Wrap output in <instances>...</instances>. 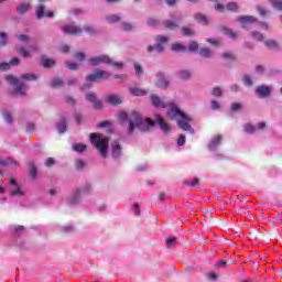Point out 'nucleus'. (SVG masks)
<instances>
[{
  "label": "nucleus",
  "instance_id": "nucleus-19",
  "mask_svg": "<svg viewBox=\"0 0 282 282\" xmlns=\"http://www.w3.org/2000/svg\"><path fill=\"white\" fill-rule=\"evenodd\" d=\"M106 102L108 105H112V107H118V105H122V98H120L118 95H109L106 97Z\"/></svg>",
  "mask_w": 282,
  "mask_h": 282
},
{
  "label": "nucleus",
  "instance_id": "nucleus-60",
  "mask_svg": "<svg viewBox=\"0 0 282 282\" xmlns=\"http://www.w3.org/2000/svg\"><path fill=\"white\" fill-rule=\"evenodd\" d=\"M148 25L150 28H155V25H159V22H158V20L150 18V19H148Z\"/></svg>",
  "mask_w": 282,
  "mask_h": 282
},
{
  "label": "nucleus",
  "instance_id": "nucleus-52",
  "mask_svg": "<svg viewBox=\"0 0 282 282\" xmlns=\"http://www.w3.org/2000/svg\"><path fill=\"white\" fill-rule=\"evenodd\" d=\"M74 119H75L76 124H82V122H83V115L80 112H75L74 113Z\"/></svg>",
  "mask_w": 282,
  "mask_h": 282
},
{
  "label": "nucleus",
  "instance_id": "nucleus-21",
  "mask_svg": "<svg viewBox=\"0 0 282 282\" xmlns=\"http://www.w3.org/2000/svg\"><path fill=\"white\" fill-rule=\"evenodd\" d=\"M56 127H57L58 133H65V131H67V118L61 117L59 120L57 121Z\"/></svg>",
  "mask_w": 282,
  "mask_h": 282
},
{
  "label": "nucleus",
  "instance_id": "nucleus-64",
  "mask_svg": "<svg viewBox=\"0 0 282 282\" xmlns=\"http://www.w3.org/2000/svg\"><path fill=\"white\" fill-rule=\"evenodd\" d=\"M30 52H39V44L33 43L29 46Z\"/></svg>",
  "mask_w": 282,
  "mask_h": 282
},
{
  "label": "nucleus",
  "instance_id": "nucleus-18",
  "mask_svg": "<svg viewBox=\"0 0 282 282\" xmlns=\"http://www.w3.org/2000/svg\"><path fill=\"white\" fill-rule=\"evenodd\" d=\"M180 21H182V17L173 18V21H164L163 25L167 28V30H176V28H180Z\"/></svg>",
  "mask_w": 282,
  "mask_h": 282
},
{
  "label": "nucleus",
  "instance_id": "nucleus-11",
  "mask_svg": "<svg viewBox=\"0 0 282 282\" xmlns=\"http://www.w3.org/2000/svg\"><path fill=\"white\" fill-rule=\"evenodd\" d=\"M272 94V86L259 85L256 87V95L260 98H269Z\"/></svg>",
  "mask_w": 282,
  "mask_h": 282
},
{
  "label": "nucleus",
  "instance_id": "nucleus-14",
  "mask_svg": "<svg viewBox=\"0 0 282 282\" xmlns=\"http://www.w3.org/2000/svg\"><path fill=\"white\" fill-rule=\"evenodd\" d=\"M221 140H223L221 134L213 137L208 143L209 151H212V152L217 151L219 149V147H221Z\"/></svg>",
  "mask_w": 282,
  "mask_h": 282
},
{
  "label": "nucleus",
  "instance_id": "nucleus-47",
  "mask_svg": "<svg viewBox=\"0 0 282 282\" xmlns=\"http://www.w3.org/2000/svg\"><path fill=\"white\" fill-rule=\"evenodd\" d=\"M36 17L37 19H42L43 17H45V7H39L36 9Z\"/></svg>",
  "mask_w": 282,
  "mask_h": 282
},
{
  "label": "nucleus",
  "instance_id": "nucleus-3",
  "mask_svg": "<svg viewBox=\"0 0 282 282\" xmlns=\"http://www.w3.org/2000/svg\"><path fill=\"white\" fill-rule=\"evenodd\" d=\"M90 193H94V186L91 183L80 184L75 187L68 196V204H70V206H78V204L83 202V197H86V195H89Z\"/></svg>",
  "mask_w": 282,
  "mask_h": 282
},
{
  "label": "nucleus",
  "instance_id": "nucleus-46",
  "mask_svg": "<svg viewBox=\"0 0 282 282\" xmlns=\"http://www.w3.org/2000/svg\"><path fill=\"white\" fill-rule=\"evenodd\" d=\"M52 87H63V79L55 77L52 79Z\"/></svg>",
  "mask_w": 282,
  "mask_h": 282
},
{
  "label": "nucleus",
  "instance_id": "nucleus-58",
  "mask_svg": "<svg viewBox=\"0 0 282 282\" xmlns=\"http://www.w3.org/2000/svg\"><path fill=\"white\" fill-rule=\"evenodd\" d=\"M213 96H215L216 98H220V96H223L221 88L215 87L213 89Z\"/></svg>",
  "mask_w": 282,
  "mask_h": 282
},
{
  "label": "nucleus",
  "instance_id": "nucleus-33",
  "mask_svg": "<svg viewBox=\"0 0 282 282\" xmlns=\"http://www.w3.org/2000/svg\"><path fill=\"white\" fill-rule=\"evenodd\" d=\"M8 45V33L0 32V47H6Z\"/></svg>",
  "mask_w": 282,
  "mask_h": 282
},
{
  "label": "nucleus",
  "instance_id": "nucleus-20",
  "mask_svg": "<svg viewBox=\"0 0 282 282\" xmlns=\"http://www.w3.org/2000/svg\"><path fill=\"white\" fill-rule=\"evenodd\" d=\"M237 21L241 23V25H248L250 23H257V18L252 15H241L237 18Z\"/></svg>",
  "mask_w": 282,
  "mask_h": 282
},
{
  "label": "nucleus",
  "instance_id": "nucleus-42",
  "mask_svg": "<svg viewBox=\"0 0 282 282\" xmlns=\"http://www.w3.org/2000/svg\"><path fill=\"white\" fill-rule=\"evenodd\" d=\"M242 83L245 87H252V77H250V75H245Z\"/></svg>",
  "mask_w": 282,
  "mask_h": 282
},
{
  "label": "nucleus",
  "instance_id": "nucleus-63",
  "mask_svg": "<svg viewBox=\"0 0 282 282\" xmlns=\"http://www.w3.org/2000/svg\"><path fill=\"white\" fill-rule=\"evenodd\" d=\"M74 230V226L72 225H65L62 227V232H72Z\"/></svg>",
  "mask_w": 282,
  "mask_h": 282
},
{
  "label": "nucleus",
  "instance_id": "nucleus-41",
  "mask_svg": "<svg viewBox=\"0 0 282 282\" xmlns=\"http://www.w3.org/2000/svg\"><path fill=\"white\" fill-rule=\"evenodd\" d=\"M29 166H30V175L31 177H33V180H35L39 172L36 171V166L34 165V162H31Z\"/></svg>",
  "mask_w": 282,
  "mask_h": 282
},
{
  "label": "nucleus",
  "instance_id": "nucleus-34",
  "mask_svg": "<svg viewBox=\"0 0 282 282\" xmlns=\"http://www.w3.org/2000/svg\"><path fill=\"white\" fill-rule=\"evenodd\" d=\"M37 79H39V76L32 73H26L21 76V80H37Z\"/></svg>",
  "mask_w": 282,
  "mask_h": 282
},
{
  "label": "nucleus",
  "instance_id": "nucleus-27",
  "mask_svg": "<svg viewBox=\"0 0 282 282\" xmlns=\"http://www.w3.org/2000/svg\"><path fill=\"white\" fill-rule=\"evenodd\" d=\"M265 47L269 50H279V42L274 40H267L264 41Z\"/></svg>",
  "mask_w": 282,
  "mask_h": 282
},
{
  "label": "nucleus",
  "instance_id": "nucleus-31",
  "mask_svg": "<svg viewBox=\"0 0 282 282\" xmlns=\"http://www.w3.org/2000/svg\"><path fill=\"white\" fill-rule=\"evenodd\" d=\"M172 52H188V48L181 43H175L172 45Z\"/></svg>",
  "mask_w": 282,
  "mask_h": 282
},
{
  "label": "nucleus",
  "instance_id": "nucleus-50",
  "mask_svg": "<svg viewBox=\"0 0 282 282\" xmlns=\"http://www.w3.org/2000/svg\"><path fill=\"white\" fill-rule=\"evenodd\" d=\"M199 55L204 58H208L210 56V50L209 48H199Z\"/></svg>",
  "mask_w": 282,
  "mask_h": 282
},
{
  "label": "nucleus",
  "instance_id": "nucleus-6",
  "mask_svg": "<svg viewBox=\"0 0 282 282\" xmlns=\"http://www.w3.org/2000/svg\"><path fill=\"white\" fill-rule=\"evenodd\" d=\"M110 73L107 70H99L97 73L90 74L86 77L85 84L82 86V90L89 89L91 87V83H98L101 78H110Z\"/></svg>",
  "mask_w": 282,
  "mask_h": 282
},
{
  "label": "nucleus",
  "instance_id": "nucleus-17",
  "mask_svg": "<svg viewBox=\"0 0 282 282\" xmlns=\"http://www.w3.org/2000/svg\"><path fill=\"white\" fill-rule=\"evenodd\" d=\"M111 153H112V158L115 160H118V158H120V155H122V145H120V143L118 141H113L111 143Z\"/></svg>",
  "mask_w": 282,
  "mask_h": 282
},
{
  "label": "nucleus",
  "instance_id": "nucleus-8",
  "mask_svg": "<svg viewBox=\"0 0 282 282\" xmlns=\"http://www.w3.org/2000/svg\"><path fill=\"white\" fill-rule=\"evenodd\" d=\"M169 43V36L159 35L156 36V44L148 46V52L150 54H153V52H156L158 54H162L164 52V45Z\"/></svg>",
  "mask_w": 282,
  "mask_h": 282
},
{
  "label": "nucleus",
  "instance_id": "nucleus-9",
  "mask_svg": "<svg viewBox=\"0 0 282 282\" xmlns=\"http://www.w3.org/2000/svg\"><path fill=\"white\" fill-rule=\"evenodd\" d=\"M150 100L155 109H166L169 107V100H166V97H160L155 94H152L150 96Z\"/></svg>",
  "mask_w": 282,
  "mask_h": 282
},
{
  "label": "nucleus",
  "instance_id": "nucleus-5",
  "mask_svg": "<svg viewBox=\"0 0 282 282\" xmlns=\"http://www.w3.org/2000/svg\"><path fill=\"white\" fill-rule=\"evenodd\" d=\"M88 63L93 65V67H98V65H110L111 67H115V69H122L124 67V64L122 62H113L109 55H99L95 57H90L88 59Z\"/></svg>",
  "mask_w": 282,
  "mask_h": 282
},
{
  "label": "nucleus",
  "instance_id": "nucleus-24",
  "mask_svg": "<svg viewBox=\"0 0 282 282\" xmlns=\"http://www.w3.org/2000/svg\"><path fill=\"white\" fill-rule=\"evenodd\" d=\"M11 164H14V166H19V163L12 160V158L0 159V166H10Z\"/></svg>",
  "mask_w": 282,
  "mask_h": 282
},
{
  "label": "nucleus",
  "instance_id": "nucleus-37",
  "mask_svg": "<svg viewBox=\"0 0 282 282\" xmlns=\"http://www.w3.org/2000/svg\"><path fill=\"white\" fill-rule=\"evenodd\" d=\"M223 32L226 36H228L229 39H237V33H235L231 29L228 28H224Z\"/></svg>",
  "mask_w": 282,
  "mask_h": 282
},
{
  "label": "nucleus",
  "instance_id": "nucleus-59",
  "mask_svg": "<svg viewBox=\"0 0 282 282\" xmlns=\"http://www.w3.org/2000/svg\"><path fill=\"white\" fill-rule=\"evenodd\" d=\"M182 33L184 34V36H193V34H194L193 30H191L188 28H183Z\"/></svg>",
  "mask_w": 282,
  "mask_h": 282
},
{
  "label": "nucleus",
  "instance_id": "nucleus-28",
  "mask_svg": "<svg viewBox=\"0 0 282 282\" xmlns=\"http://www.w3.org/2000/svg\"><path fill=\"white\" fill-rule=\"evenodd\" d=\"M105 19H106L107 23L111 24V23L120 22L122 18L118 14H110V15H107Z\"/></svg>",
  "mask_w": 282,
  "mask_h": 282
},
{
  "label": "nucleus",
  "instance_id": "nucleus-29",
  "mask_svg": "<svg viewBox=\"0 0 282 282\" xmlns=\"http://www.w3.org/2000/svg\"><path fill=\"white\" fill-rule=\"evenodd\" d=\"M195 19L197 22H199L202 25H208V18L202 13H196Z\"/></svg>",
  "mask_w": 282,
  "mask_h": 282
},
{
  "label": "nucleus",
  "instance_id": "nucleus-30",
  "mask_svg": "<svg viewBox=\"0 0 282 282\" xmlns=\"http://www.w3.org/2000/svg\"><path fill=\"white\" fill-rule=\"evenodd\" d=\"M178 78H182V80H188L191 77V70L188 69H182L177 72Z\"/></svg>",
  "mask_w": 282,
  "mask_h": 282
},
{
  "label": "nucleus",
  "instance_id": "nucleus-55",
  "mask_svg": "<svg viewBox=\"0 0 282 282\" xmlns=\"http://www.w3.org/2000/svg\"><path fill=\"white\" fill-rule=\"evenodd\" d=\"M197 50H199V45L197 44V42H192L189 44L188 52H197Z\"/></svg>",
  "mask_w": 282,
  "mask_h": 282
},
{
  "label": "nucleus",
  "instance_id": "nucleus-62",
  "mask_svg": "<svg viewBox=\"0 0 282 282\" xmlns=\"http://www.w3.org/2000/svg\"><path fill=\"white\" fill-rule=\"evenodd\" d=\"M210 107L214 111H217V109H219L220 105H219V101L217 100H212L210 102Z\"/></svg>",
  "mask_w": 282,
  "mask_h": 282
},
{
  "label": "nucleus",
  "instance_id": "nucleus-10",
  "mask_svg": "<svg viewBox=\"0 0 282 282\" xmlns=\"http://www.w3.org/2000/svg\"><path fill=\"white\" fill-rule=\"evenodd\" d=\"M61 30L63 34H67L68 36H80V34H83V29L72 24H65Z\"/></svg>",
  "mask_w": 282,
  "mask_h": 282
},
{
  "label": "nucleus",
  "instance_id": "nucleus-51",
  "mask_svg": "<svg viewBox=\"0 0 282 282\" xmlns=\"http://www.w3.org/2000/svg\"><path fill=\"white\" fill-rule=\"evenodd\" d=\"M223 58H225V61H235V55L230 52H225L223 53Z\"/></svg>",
  "mask_w": 282,
  "mask_h": 282
},
{
  "label": "nucleus",
  "instance_id": "nucleus-54",
  "mask_svg": "<svg viewBox=\"0 0 282 282\" xmlns=\"http://www.w3.org/2000/svg\"><path fill=\"white\" fill-rule=\"evenodd\" d=\"M166 243H167V248H173V246H175V243H177V239L176 238H166Z\"/></svg>",
  "mask_w": 282,
  "mask_h": 282
},
{
  "label": "nucleus",
  "instance_id": "nucleus-7",
  "mask_svg": "<svg viewBox=\"0 0 282 282\" xmlns=\"http://www.w3.org/2000/svg\"><path fill=\"white\" fill-rule=\"evenodd\" d=\"M7 83H9V85H12L14 87V90L19 94V96H25V91H28V85L25 84V82L9 75L6 77Z\"/></svg>",
  "mask_w": 282,
  "mask_h": 282
},
{
  "label": "nucleus",
  "instance_id": "nucleus-23",
  "mask_svg": "<svg viewBox=\"0 0 282 282\" xmlns=\"http://www.w3.org/2000/svg\"><path fill=\"white\" fill-rule=\"evenodd\" d=\"M42 65L46 69H50V67H54V65H56V62L52 58L42 57Z\"/></svg>",
  "mask_w": 282,
  "mask_h": 282
},
{
  "label": "nucleus",
  "instance_id": "nucleus-2",
  "mask_svg": "<svg viewBox=\"0 0 282 282\" xmlns=\"http://www.w3.org/2000/svg\"><path fill=\"white\" fill-rule=\"evenodd\" d=\"M167 118L170 120H176V124L182 129V131H187V133L194 135L195 129H193V126H191L193 118L186 115V112L182 111V109L174 104L171 105L170 110L167 111Z\"/></svg>",
  "mask_w": 282,
  "mask_h": 282
},
{
  "label": "nucleus",
  "instance_id": "nucleus-48",
  "mask_svg": "<svg viewBox=\"0 0 282 282\" xmlns=\"http://www.w3.org/2000/svg\"><path fill=\"white\" fill-rule=\"evenodd\" d=\"M18 41L20 43H30L32 41V39H30V36H28L26 34H21L19 37H18Z\"/></svg>",
  "mask_w": 282,
  "mask_h": 282
},
{
  "label": "nucleus",
  "instance_id": "nucleus-35",
  "mask_svg": "<svg viewBox=\"0 0 282 282\" xmlns=\"http://www.w3.org/2000/svg\"><path fill=\"white\" fill-rule=\"evenodd\" d=\"M243 131H245V133L252 134L257 131V127H254L250 123H247V124L243 126Z\"/></svg>",
  "mask_w": 282,
  "mask_h": 282
},
{
  "label": "nucleus",
  "instance_id": "nucleus-53",
  "mask_svg": "<svg viewBox=\"0 0 282 282\" xmlns=\"http://www.w3.org/2000/svg\"><path fill=\"white\" fill-rule=\"evenodd\" d=\"M75 58H76V61H78L79 63H83V61H85V58H86V55H85V53H83V52H78V53L75 54Z\"/></svg>",
  "mask_w": 282,
  "mask_h": 282
},
{
  "label": "nucleus",
  "instance_id": "nucleus-25",
  "mask_svg": "<svg viewBox=\"0 0 282 282\" xmlns=\"http://www.w3.org/2000/svg\"><path fill=\"white\" fill-rule=\"evenodd\" d=\"M269 3L273 8V10L282 12V0H270Z\"/></svg>",
  "mask_w": 282,
  "mask_h": 282
},
{
  "label": "nucleus",
  "instance_id": "nucleus-38",
  "mask_svg": "<svg viewBox=\"0 0 282 282\" xmlns=\"http://www.w3.org/2000/svg\"><path fill=\"white\" fill-rule=\"evenodd\" d=\"M120 29L123 32H131V30H133V25H131V23H129V22H121Z\"/></svg>",
  "mask_w": 282,
  "mask_h": 282
},
{
  "label": "nucleus",
  "instance_id": "nucleus-22",
  "mask_svg": "<svg viewBox=\"0 0 282 282\" xmlns=\"http://www.w3.org/2000/svg\"><path fill=\"white\" fill-rule=\"evenodd\" d=\"M1 116L7 124H12V122L14 121L12 112L8 109H3Z\"/></svg>",
  "mask_w": 282,
  "mask_h": 282
},
{
  "label": "nucleus",
  "instance_id": "nucleus-13",
  "mask_svg": "<svg viewBox=\"0 0 282 282\" xmlns=\"http://www.w3.org/2000/svg\"><path fill=\"white\" fill-rule=\"evenodd\" d=\"M9 183L11 184L12 188L10 192V197H17L19 195L20 197H23L24 193L21 191V186L14 181V178H10Z\"/></svg>",
  "mask_w": 282,
  "mask_h": 282
},
{
  "label": "nucleus",
  "instance_id": "nucleus-39",
  "mask_svg": "<svg viewBox=\"0 0 282 282\" xmlns=\"http://www.w3.org/2000/svg\"><path fill=\"white\" fill-rule=\"evenodd\" d=\"M28 10H30L29 3H22L18 7L19 14H24V12H28Z\"/></svg>",
  "mask_w": 282,
  "mask_h": 282
},
{
  "label": "nucleus",
  "instance_id": "nucleus-49",
  "mask_svg": "<svg viewBox=\"0 0 282 282\" xmlns=\"http://www.w3.org/2000/svg\"><path fill=\"white\" fill-rule=\"evenodd\" d=\"M186 144V135L180 134L177 138V147H184Z\"/></svg>",
  "mask_w": 282,
  "mask_h": 282
},
{
  "label": "nucleus",
  "instance_id": "nucleus-16",
  "mask_svg": "<svg viewBox=\"0 0 282 282\" xmlns=\"http://www.w3.org/2000/svg\"><path fill=\"white\" fill-rule=\"evenodd\" d=\"M156 87L159 89H166L169 87V78L164 76V73L156 74Z\"/></svg>",
  "mask_w": 282,
  "mask_h": 282
},
{
  "label": "nucleus",
  "instance_id": "nucleus-56",
  "mask_svg": "<svg viewBox=\"0 0 282 282\" xmlns=\"http://www.w3.org/2000/svg\"><path fill=\"white\" fill-rule=\"evenodd\" d=\"M8 69H10V63L8 62L0 63V72H8Z\"/></svg>",
  "mask_w": 282,
  "mask_h": 282
},
{
  "label": "nucleus",
  "instance_id": "nucleus-26",
  "mask_svg": "<svg viewBox=\"0 0 282 282\" xmlns=\"http://www.w3.org/2000/svg\"><path fill=\"white\" fill-rule=\"evenodd\" d=\"M130 94L132 96H147V90L138 87L130 88Z\"/></svg>",
  "mask_w": 282,
  "mask_h": 282
},
{
  "label": "nucleus",
  "instance_id": "nucleus-4",
  "mask_svg": "<svg viewBox=\"0 0 282 282\" xmlns=\"http://www.w3.org/2000/svg\"><path fill=\"white\" fill-rule=\"evenodd\" d=\"M90 144L96 147L99 151L101 158H107V153L109 151V137H105L101 133H90L89 135Z\"/></svg>",
  "mask_w": 282,
  "mask_h": 282
},
{
  "label": "nucleus",
  "instance_id": "nucleus-57",
  "mask_svg": "<svg viewBox=\"0 0 282 282\" xmlns=\"http://www.w3.org/2000/svg\"><path fill=\"white\" fill-rule=\"evenodd\" d=\"M134 69H135L137 76H142L144 69H142V66L140 64H134Z\"/></svg>",
  "mask_w": 282,
  "mask_h": 282
},
{
  "label": "nucleus",
  "instance_id": "nucleus-15",
  "mask_svg": "<svg viewBox=\"0 0 282 282\" xmlns=\"http://www.w3.org/2000/svg\"><path fill=\"white\" fill-rule=\"evenodd\" d=\"M238 6L236 2H229L226 7H224L221 3H216L215 10L218 12H224V10H228L229 12H237Z\"/></svg>",
  "mask_w": 282,
  "mask_h": 282
},
{
  "label": "nucleus",
  "instance_id": "nucleus-40",
  "mask_svg": "<svg viewBox=\"0 0 282 282\" xmlns=\"http://www.w3.org/2000/svg\"><path fill=\"white\" fill-rule=\"evenodd\" d=\"M252 39H254L256 41H263L264 36L263 33L259 32V31H253L250 33Z\"/></svg>",
  "mask_w": 282,
  "mask_h": 282
},
{
  "label": "nucleus",
  "instance_id": "nucleus-61",
  "mask_svg": "<svg viewBox=\"0 0 282 282\" xmlns=\"http://www.w3.org/2000/svg\"><path fill=\"white\" fill-rule=\"evenodd\" d=\"M239 109H241V104L239 102L231 104V111L237 112L239 111Z\"/></svg>",
  "mask_w": 282,
  "mask_h": 282
},
{
  "label": "nucleus",
  "instance_id": "nucleus-1",
  "mask_svg": "<svg viewBox=\"0 0 282 282\" xmlns=\"http://www.w3.org/2000/svg\"><path fill=\"white\" fill-rule=\"evenodd\" d=\"M153 117L154 119H151V117H143L137 111H132L130 116L124 111L119 113V120H121V122H128V135H133L135 129L142 133H151L155 124H159L163 133H169L171 131V126L164 122L162 116L154 113Z\"/></svg>",
  "mask_w": 282,
  "mask_h": 282
},
{
  "label": "nucleus",
  "instance_id": "nucleus-44",
  "mask_svg": "<svg viewBox=\"0 0 282 282\" xmlns=\"http://www.w3.org/2000/svg\"><path fill=\"white\" fill-rule=\"evenodd\" d=\"M67 69H70L72 72H76L78 67H80V64H76L75 62H68L66 63Z\"/></svg>",
  "mask_w": 282,
  "mask_h": 282
},
{
  "label": "nucleus",
  "instance_id": "nucleus-12",
  "mask_svg": "<svg viewBox=\"0 0 282 282\" xmlns=\"http://www.w3.org/2000/svg\"><path fill=\"white\" fill-rule=\"evenodd\" d=\"M86 100L94 105V109L100 111L102 109V101L98 100V97L94 93L86 94Z\"/></svg>",
  "mask_w": 282,
  "mask_h": 282
},
{
  "label": "nucleus",
  "instance_id": "nucleus-36",
  "mask_svg": "<svg viewBox=\"0 0 282 282\" xmlns=\"http://www.w3.org/2000/svg\"><path fill=\"white\" fill-rule=\"evenodd\" d=\"M73 149H74V151H76V153H84L87 149V145L76 143V144L73 145Z\"/></svg>",
  "mask_w": 282,
  "mask_h": 282
},
{
  "label": "nucleus",
  "instance_id": "nucleus-32",
  "mask_svg": "<svg viewBox=\"0 0 282 282\" xmlns=\"http://www.w3.org/2000/svg\"><path fill=\"white\" fill-rule=\"evenodd\" d=\"M184 184H186V186H189L191 188H197V186H199V178L195 177L192 181H185Z\"/></svg>",
  "mask_w": 282,
  "mask_h": 282
},
{
  "label": "nucleus",
  "instance_id": "nucleus-43",
  "mask_svg": "<svg viewBox=\"0 0 282 282\" xmlns=\"http://www.w3.org/2000/svg\"><path fill=\"white\" fill-rule=\"evenodd\" d=\"M19 54L23 56V58H30V50L25 47L18 48Z\"/></svg>",
  "mask_w": 282,
  "mask_h": 282
},
{
  "label": "nucleus",
  "instance_id": "nucleus-45",
  "mask_svg": "<svg viewBox=\"0 0 282 282\" xmlns=\"http://www.w3.org/2000/svg\"><path fill=\"white\" fill-rule=\"evenodd\" d=\"M84 31L86 34H89V36H94V34H96V29L91 25L84 26Z\"/></svg>",
  "mask_w": 282,
  "mask_h": 282
}]
</instances>
